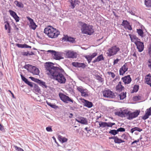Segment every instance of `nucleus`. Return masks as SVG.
<instances>
[{
	"mask_svg": "<svg viewBox=\"0 0 151 151\" xmlns=\"http://www.w3.org/2000/svg\"><path fill=\"white\" fill-rule=\"evenodd\" d=\"M148 50L150 55H151V45L149 46L148 47Z\"/></svg>",
	"mask_w": 151,
	"mask_h": 151,
	"instance_id": "bf43d9fd",
	"label": "nucleus"
},
{
	"mask_svg": "<svg viewBox=\"0 0 151 151\" xmlns=\"http://www.w3.org/2000/svg\"><path fill=\"white\" fill-rule=\"evenodd\" d=\"M24 47H23V48H29V47H31L30 46H29L26 44H24Z\"/></svg>",
	"mask_w": 151,
	"mask_h": 151,
	"instance_id": "680f3d73",
	"label": "nucleus"
},
{
	"mask_svg": "<svg viewBox=\"0 0 151 151\" xmlns=\"http://www.w3.org/2000/svg\"><path fill=\"white\" fill-rule=\"evenodd\" d=\"M107 127H111L113 125H115L114 123H111V122L107 123Z\"/></svg>",
	"mask_w": 151,
	"mask_h": 151,
	"instance_id": "a18cd8bd",
	"label": "nucleus"
},
{
	"mask_svg": "<svg viewBox=\"0 0 151 151\" xmlns=\"http://www.w3.org/2000/svg\"><path fill=\"white\" fill-rule=\"evenodd\" d=\"M93 26L88 25L85 23H84L82 26L81 31L82 33L91 35L94 32Z\"/></svg>",
	"mask_w": 151,
	"mask_h": 151,
	"instance_id": "7ed1b4c3",
	"label": "nucleus"
},
{
	"mask_svg": "<svg viewBox=\"0 0 151 151\" xmlns=\"http://www.w3.org/2000/svg\"><path fill=\"white\" fill-rule=\"evenodd\" d=\"M35 91L36 92L40 93V92L41 91L40 88L37 86L35 85V86L34 89Z\"/></svg>",
	"mask_w": 151,
	"mask_h": 151,
	"instance_id": "ea45409f",
	"label": "nucleus"
},
{
	"mask_svg": "<svg viewBox=\"0 0 151 151\" xmlns=\"http://www.w3.org/2000/svg\"><path fill=\"white\" fill-rule=\"evenodd\" d=\"M46 103L48 105L50 106L52 108L55 109L58 107V106H57L55 104H52L51 103L47 101H46Z\"/></svg>",
	"mask_w": 151,
	"mask_h": 151,
	"instance_id": "c9c22d12",
	"label": "nucleus"
},
{
	"mask_svg": "<svg viewBox=\"0 0 151 151\" xmlns=\"http://www.w3.org/2000/svg\"><path fill=\"white\" fill-rule=\"evenodd\" d=\"M145 4L147 7H151V0H145Z\"/></svg>",
	"mask_w": 151,
	"mask_h": 151,
	"instance_id": "f704fd0d",
	"label": "nucleus"
},
{
	"mask_svg": "<svg viewBox=\"0 0 151 151\" xmlns=\"http://www.w3.org/2000/svg\"><path fill=\"white\" fill-rule=\"evenodd\" d=\"M103 96L106 98H113L114 96V93L110 90H104L103 91Z\"/></svg>",
	"mask_w": 151,
	"mask_h": 151,
	"instance_id": "1a4fd4ad",
	"label": "nucleus"
},
{
	"mask_svg": "<svg viewBox=\"0 0 151 151\" xmlns=\"http://www.w3.org/2000/svg\"><path fill=\"white\" fill-rule=\"evenodd\" d=\"M27 18L29 22L30 27L32 29L35 30L37 27V26L36 25L33 20L29 17H27Z\"/></svg>",
	"mask_w": 151,
	"mask_h": 151,
	"instance_id": "ddd939ff",
	"label": "nucleus"
},
{
	"mask_svg": "<svg viewBox=\"0 0 151 151\" xmlns=\"http://www.w3.org/2000/svg\"><path fill=\"white\" fill-rule=\"evenodd\" d=\"M25 83L28 84L29 86H30L31 87H33V85L32 83L28 81V80L27 81V82H26Z\"/></svg>",
	"mask_w": 151,
	"mask_h": 151,
	"instance_id": "603ef678",
	"label": "nucleus"
},
{
	"mask_svg": "<svg viewBox=\"0 0 151 151\" xmlns=\"http://www.w3.org/2000/svg\"><path fill=\"white\" fill-rule=\"evenodd\" d=\"M97 55V52H94L91 55H90L92 58H93Z\"/></svg>",
	"mask_w": 151,
	"mask_h": 151,
	"instance_id": "864d4df0",
	"label": "nucleus"
},
{
	"mask_svg": "<svg viewBox=\"0 0 151 151\" xmlns=\"http://www.w3.org/2000/svg\"><path fill=\"white\" fill-rule=\"evenodd\" d=\"M37 83L39 84V85L42 86L43 87L45 88H47V86L46 85L45 83V82L42 81L40 80L39 79L37 80Z\"/></svg>",
	"mask_w": 151,
	"mask_h": 151,
	"instance_id": "7c9ffc66",
	"label": "nucleus"
},
{
	"mask_svg": "<svg viewBox=\"0 0 151 151\" xmlns=\"http://www.w3.org/2000/svg\"><path fill=\"white\" fill-rule=\"evenodd\" d=\"M130 37L131 41L132 42H134L135 44L136 43L139 41H140V39H139L136 35L131 34L129 35Z\"/></svg>",
	"mask_w": 151,
	"mask_h": 151,
	"instance_id": "4be33fe9",
	"label": "nucleus"
},
{
	"mask_svg": "<svg viewBox=\"0 0 151 151\" xmlns=\"http://www.w3.org/2000/svg\"><path fill=\"white\" fill-rule=\"evenodd\" d=\"M47 52L50 53L52 55L54 58L56 60L63 59L60 52H57L54 50H48Z\"/></svg>",
	"mask_w": 151,
	"mask_h": 151,
	"instance_id": "0eeeda50",
	"label": "nucleus"
},
{
	"mask_svg": "<svg viewBox=\"0 0 151 151\" xmlns=\"http://www.w3.org/2000/svg\"><path fill=\"white\" fill-rule=\"evenodd\" d=\"M46 129L48 132H52V128L50 127H47L46 128Z\"/></svg>",
	"mask_w": 151,
	"mask_h": 151,
	"instance_id": "6e6d98bb",
	"label": "nucleus"
},
{
	"mask_svg": "<svg viewBox=\"0 0 151 151\" xmlns=\"http://www.w3.org/2000/svg\"><path fill=\"white\" fill-rule=\"evenodd\" d=\"M145 81L146 83L151 87V75L149 74L146 75L145 78Z\"/></svg>",
	"mask_w": 151,
	"mask_h": 151,
	"instance_id": "393cba45",
	"label": "nucleus"
},
{
	"mask_svg": "<svg viewBox=\"0 0 151 151\" xmlns=\"http://www.w3.org/2000/svg\"><path fill=\"white\" fill-rule=\"evenodd\" d=\"M117 132H124L125 131V129L123 128H120L117 129Z\"/></svg>",
	"mask_w": 151,
	"mask_h": 151,
	"instance_id": "49530a36",
	"label": "nucleus"
},
{
	"mask_svg": "<svg viewBox=\"0 0 151 151\" xmlns=\"http://www.w3.org/2000/svg\"><path fill=\"white\" fill-rule=\"evenodd\" d=\"M119 48L116 45H114L111 48L108 49L107 54L108 56L116 55L120 50Z\"/></svg>",
	"mask_w": 151,
	"mask_h": 151,
	"instance_id": "20e7f679",
	"label": "nucleus"
},
{
	"mask_svg": "<svg viewBox=\"0 0 151 151\" xmlns=\"http://www.w3.org/2000/svg\"><path fill=\"white\" fill-rule=\"evenodd\" d=\"M139 139H137V140H135V141H134L133 142H132V143L131 144V145H132L134 143H136L137 142H138L139 141Z\"/></svg>",
	"mask_w": 151,
	"mask_h": 151,
	"instance_id": "052dcab7",
	"label": "nucleus"
},
{
	"mask_svg": "<svg viewBox=\"0 0 151 151\" xmlns=\"http://www.w3.org/2000/svg\"><path fill=\"white\" fill-rule=\"evenodd\" d=\"M65 38H66L65 40H67V41L70 42H73L74 40L73 38L70 37H65Z\"/></svg>",
	"mask_w": 151,
	"mask_h": 151,
	"instance_id": "37998d69",
	"label": "nucleus"
},
{
	"mask_svg": "<svg viewBox=\"0 0 151 151\" xmlns=\"http://www.w3.org/2000/svg\"><path fill=\"white\" fill-rule=\"evenodd\" d=\"M69 1L70 4V7L72 9H73L76 5H79L80 3L78 0H69Z\"/></svg>",
	"mask_w": 151,
	"mask_h": 151,
	"instance_id": "dca6fc26",
	"label": "nucleus"
},
{
	"mask_svg": "<svg viewBox=\"0 0 151 151\" xmlns=\"http://www.w3.org/2000/svg\"><path fill=\"white\" fill-rule=\"evenodd\" d=\"M9 12L10 14L14 18L16 22L19 21V17L15 12L11 10H9Z\"/></svg>",
	"mask_w": 151,
	"mask_h": 151,
	"instance_id": "412c9836",
	"label": "nucleus"
},
{
	"mask_svg": "<svg viewBox=\"0 0 151 151\" xmlns=\"http://www.w3.org/2000/svg\"><path fill=\"white\" fill-rule=\"evenodd\" d=\"M140 111L136 110L133 112L126 110V117L128 119L131 120L137 117L139 114Z\"/></svg>",
	"mask_w": 151,
	"mask_h": 151,
	"instance_id": "39448f33",
	"label": "nucleus"
},
{
	"mask_svg": "<svg viewBox=\"0 0 151 151\" xmlns=\"http://www.w3.org/2000/svg\"><path fill=\"white\" fill-rule=\"evenodd\" d=\"M8 29V33H10V30H11V27H9Z\"/></svg>",
	"mask_w": 151,
	"mask_h": 151,
	"instance_id": "0e129e2a",
	"label": "nucleus"
},
{
	"mask_svg": "<svg viewBox=\"0 0 151 151\" xmlns=\"http://www.w3.org/2000/svg\"><path fill=\"white\" fill-rule=\"evenodd\" d=\"M29 78L31 79V80L32 81L36 82L37 83V80H39V79L35 78L33 77H29Z\"/></svg>",
	"mask_w": 151,
	"mask_h": 151,
	"instance_id": "3c124183",
	"label": "nucleus"
},
{
	"mask_svg": "<svg viewBox=\"0 0 151 151\" xmlns=\"http://www.w3.org/2000/svg\"><path fill=\"white\" fill-rule=\"evenodd\" d=\"M142 129H141L139 127H135L133 128H132L130 130V132L132 133H133V132L135 131H137L139 132H140L142 131Z\"/></svg>",
	"mask_w": 151,
	"mask_h": 151,
	"instance_id": "72a5a7b5",
	"label": "nucleus"
},
{
	"mask_svg": "<svg viewBox=\"0 0 151 151\" xmlns=\"http://www.w3.org/2000/svg\"><path fill=\"white\" fill-rule=\"evenodd\" d=\"M104 58L102 55H101L98 56L95 60H94L93 62L95 63L97 62H99L100 61L104 60Z\"/></svg>",
	"mask_w": 151,
	"mask_h": 151,
	"instance_id": "c85d7f7f",
	"label": "nucleus"
},
{
	"mask_svg": "<svg viewBox=\"0 0 151 151\" xmlns=\"http://www.w3.org/2000/svg\"><path fill=\"white\" fill-rule=\"evenodd\" d=\"M122 137H124V139H127V137H126V135L125 134H124L122 135Z\"/></svg>",
	"mask_w": 151,
	"mask_h": 151,
	"instance_id": "e2e57ef3",
	"label": "nucleus"
},
{
	"mask_svg": "<svg viewBox=\"0 0 151 151\" xmlns=\"http://www.w3.org/2000/svg\"><path fill=\"white\" fill-rule=\"evenodd\" d=\"M64 54L65 57L67 58H74L76 57V53L71 51H65Z\"/></svg>",
	"mask_w": 151,
	"mask_h": 151,
	"instance_id": "9b49d317",
	"label": "nucleus"
},
{
	"mask_svg": "<svg viewBox=\"0 0 151 151\" xmlns=\"http://www.w3.org/2000/svg\"><path fill=\"white\" fill-rule=\"evenodd\" d=\"M133 56L135 57H137L136 55L135 52H134L133 54Z\"/></svg>",
	"mask_w": 151,
	"mask_h": 151,
	"instance_id": "69168bd1",
	"label": "nucleus"
},
{
	"mask_svg": "<svg viewBox=\"0 0 151 151\" xmlns=\"http://www.w3.org/2000/svg\"><path fill=\"white\" fill-rule=\"evenodd\" d=\"M45 73L51 79H54L60 83H65L66 79L62 73L64 72V70L60 68L55 67L52 63H46L45 65Z\"/></svg>",
	"mask_w": 151,
	"mask_h": 151,
	"instance_id": "f257e3e1",
	"label": "nucleus"
},
{
	"mask_svg": "<svg viewBox=\"0 0 151 151\" xmlns=\"http://www.w3.org/2000/svg\"><path fill=\"white\" fill-rule=\"evenodd\" d=\"M83 103L84 104V106L88 108H90L92 107L93 103L88 101L86 100L85 99H83Z\"/></svg>",
	"mask_w": 151,
	"mask_h": 151,
	"instance_id": "5701e85b",
	"label": "nucleus"
},
{
	"mask_svg": "<svg viewBox=\"0 0 151 151\" xmlns=\"http://www.w3.org/2000/svg\"><path fill=\"white\" fill-rule=\"evenodd\" d=\"M72 65L75 67H82L84 68L86 65L84 63H81L78 62H73Z\"/></svg>",
	"mask_w": 151,
	"mask_h": 151,
	"instance_id": "a878e982",
	"label": "nucleus"
},
{
	"mask_svg": "<svg viewBox=\"0 0 151 151\" xmlns=\"http://www.w3.org/2000/svg\"><path fill=\"white\" fill-rule=\"evenodd\" d=\"M137 32L138 35L142 37H144V32L142 29H137Z\"/></svg>",
	"mask_w": 151,
	"mask_h": 151,
	"instance_id": "2f4dec72",
	"label": "nucleus"
},
{
	"mask_svg": "<svg viewBox=\"0 0 151 151\" xmlns=\"http://www.w3.org/2000/svg\"><path fill=\"white\" fill-rule=\"evenodd\" d=\"M15 29H16L17 30H19V28L17 27V26L16 25L15 26Z\"/></svg>",
	"mask_w": 151,
	"mask_h": 151,
	"instance_id": "338daca9",
	"label": "nucleus"
},
{
	"mask_svg": "<svg viewBox=\"0 0 151 151\" xmlns=\"http://www.w3.org/2000/svg\"><path fill=\"white\" fill-rule=\"evenodd\" d=\"M128 68L127 67L126 63H125L122 67L120 69L119 72L120 75H123L125 72L127 71Z\"/></svg>",
	"mask_w": 151,
	"mask_h": 151,
	"instance_id": "6ab92c4d",
	"label": "nucleus"
},
{
	"mask_svg": "<svg viewBox=\"0 0 151 151\" xmlns=\"http://www.w3.org/2000/svg\"><path fill=\"white\" fill-rule=\"evenodd\" d=\"M24 54L27 56L28 55H34V53L32 52H31L30 53H29V52H25Z\"/></svg>",
	"mask_w": 151,
	"mask_h": 151,
	"instance_id": "4d7b16f0",
	"label": "nucleus"
},
{
	"mask_svg": "<svg viewBox=\"0 0 151 151\" xmlns=\"http://www.w3.org/2000/svg\"><path fill=\"white\" fill-rule=\"evenodd\" d=\"M9 27H10L9 25V23L7 22L6 24L5 25V28L6 30Z\"/></svg>",
	"mask_w": 151,
	"mask_h": 151,
	"instance_id": "09e8293b",
	"label": "nucleus"
},
{
	"mask_svg": "<svg viewBox=\"0 0 151 151\" xmlns=\"http://www.w3.org/2000/svg\"><path fill=\"white\" fill-rule=\"evenodd\" d=\"M121 25L123 26L126 29H127L129 30H131L132 29L131 26L129 24V22L127 20H123Z\"/></svg>",
	"mask_w": 151,
	"mask_h": 151,
	"instance_id": "2eb2a0df",
	"label": "nucleus"
},
{
	"mask_svg": "<svg viewBox=\"0 0 151 151\" xmlns=\"http://www.w3.org/2000/svg\"><path fill=\"white\" fill-rule=\"evenodd\" d=\"M76 120L78 122L84 124H88V122L86 118L81 116L77 117L76 119Z\"/></svg>",
	"mask_w": 151,
	"mask_h": 151,
	"instance_id": "f8f14e48",
	"label": "nucleus"
},
{
	"mask_svg": "<svg viewBox=\"0 0 151 151\" xmlns=\"http://www.w3.org/2000/svg\"><path fill=\"white\" fill-rule=\"evenodd\" d=\"M14 3L17 6L19 7L23 8L24 6L23 4L22 3L17 1H15Z\"/></svg>",
	"mask_w": 151,
	"mask_h": 151,
	"instance_id": "c756f323",
	"label": "nucleus"
},
{
	"mask_svg": "<svg viewBox=\"0 0 151 151\" xmlns=\"http://www.w3.org/2000/svg\"><path fill=\"white\" fill-rule=\"evenodd\" d=\"M77 89L81 93V96L86 97L88 96V91L87 89H84L81 86L77 87Z\"/></svg>",
	"mask_w": 151,
	"mask_h": 151,
	"instance_id": "9d476101",
	"label": "nucleus"
},
{
	"mask_svg": "<svg viewBox=\"0 0 151 151\" xmlns=\"http://www.w3.org/2000/svg\"><path fill=\"white\" fill-rule=\"evenodd\" d=\"M119 59H116V60H115L114 61V64L115 65V64H117L118 62L119 61Z\"/></svg>",
	"mask_w": 151,
	"mask_h": 151,
	"instance_id": "13d9d810",
	"label": "nucleus"
},
{
	"mask_svg": "<svg viewBox=\"0 0 151 151\" xmlns=\"http://www.w3.org/2000/svg\"><path fill=\"white\" fill-rule=\"evenodd\" d=\"M108 73L109 75H111V77L112 78H114L115 77V76L114 73L111 72H108Z\"/></svg>",
	"mask_w": 151,
	"mask_h": 151,
	"instance_id": "8fccbe9b",
	"label": "nucleus"
},
{
	"mask_svg": "<svg viewBox=\"0 0 151 151\" xmlns=\"http://www.w3.org/2000/svg\"><path fill=\"white\" fill-rule=\"evenodd\" d=\"M58 138L59 141L62 143L67 142L68 140V139L67 138L63 137L60 135L58 136Z\"/></svg>",
	"mask_w": 151,
	"mask_h": 151,
	"instance_id": "bb28decb",
	"label": "nucleus"
},
{
	"mask_svg": "<svg viewBox=\"0 0 151 151\" xmlns=\"http://www.w3.org/2000/svg\"><path fill=\"white\" fill-rule=\"evenodd\" d=\"M135 44L139 52H141L143 51L144 47V45L143 42L139 41L137 42Z\"/></svg>",
	"mask_w": 151,
	"mask_h": 151,
	"instance_id": "f3484780",
	"label": "nucleus"
},
{
	"mask_svg": "<svg viewBox=\"0 0 151 151\" xmlns=\"http://www.w3.org/2000/svg\"><path fill=\"white\" fill-rule=\"evenodd\" d=\"M139 89V86L137 85H135L133 90L134 92H137Z\"/></svg>",
	"mask_w": 151,
	"mask_h": 151,
	"instance_id": "79ce46f5",
	"label": "nucleus"
},
{
	"mask_svg": "<svg viewBox=\"0 0 151 151\" xmlns=\"http://www.w3.org/2000/svg\"><path fill=\"white\" fill-rule=\"evenodd\" d=\"M113 139L114 140V142L116 143H120L124 142V141L118 138L117 136L114 137Z\"/></svg>",
	"mask_w": 151,
	"mask_h": 151,
	"instance_id": "cd10ccee",
	"label": "nucleus"
},
{
	"mask_svg": "<svg viewBox=\"0 0 151 151\" xmlns=\"http://www.w3.org/2000/svg\"><path fill=\"white\" fill-rule=\"evenodd\" d=\"M21 77L22 80L25 82V83L26 82H27L28 80L24 77L22 75H21Z\"/></svg>",
	"mask_w": 151,
	"mask_h": 151,
	"instance_id": "de8ad7c7",
	"label": "nucleus"
},
{
	"mask_svg": "<svg viewBox=\"0 0 151 151\" xmlns=\"http://www.w3.org/2000/svg\"><path fill=\"white\" fill-rule=\"evenodd\" d=\"M15 150L18 151H24L23 149L20 147H19L17 146H14Z\"/></svg>",
	"mask_w": 151,
	"mask_h": 151,
	"instance_id": "c03bdc74",
	"label": "nucleus"
},
{
	"mask_svg": "<svg viewBox=\"0 0 151 151\" xmlns=\"http://www.w3.org/2000/svg\"><path fill=\"white\" fill-rule=\"evenodd\" d=\"M122 79L125 85L129 83L132 81V79L129 75L125 76L122 78Z\"/></svg>",
	"mask_w": 151,
	"mask_h": 151,
	"instance_id": "a211bd4d",
	"label": "nucleus"
},
{
	"mask_svg": "<svg viewBox=\"0 0 151 151\" xmlns=\"http://www.w3.org/2000/svg\"><path fill=\"white\" fill-rule=\"evenodd\" d=\"M109 132V133H110L114 135L118 134L117 130H111Z\"/></svg>",
	"mask_w": 151,
	"mask_h": 151,
	"instance_id": "4c0bfd02",
	"label": "nucleus"
},
{
	"mask_svg": "<svg viewBox=\"0 0 151 151\" xmlns=\"http://www.w3.org/2000/svg\"><path fill=\"white\" fill-rule=\"evenodd\" d=\"M85 57L87 59L88 63L91 62L92 59L91 56L89 55H86L85 56Z\"/></svg>",
	"mask_w": 151,
	"mask_h": 151,
	"instance_id": "e433bc0d",
	"label": "nucleus"
},
{
	"mask_svg": "<svg viewBox=\"0 0 151 151\" xmlns=\"http://www.w3.org/2000/svg\"><path fill=\"white\" fill-rule=\"evenodd\" d=\"M59 96L60 99L64 102L68 103L69 102L73 103V101L68 96H67L63 93H60Z\"/></svg>",
	"mask_w": 151,
	"mask_h": 151,
	"instance_id": "6e6552de",
	"label": "nucleus"
},
{
	"mask_svg": "<svg viewBox=\"0 0 151 151\" xmlns=\"http://www.w3.org/2000/svg\"><path fill=\"white\" fill-rule=\"evenodd\" d=\"M151 115V107L147 109L145 111V114L142 117V119L145 120L148 118Z\"/></svg>",
	"mask_w": 151,
	"mask_h": 151,
	"instance_id": "4468645a",
	"label": "nucleus"
},
{
	"mask_svg": "<svg viewBox=\"0 0 151 151\" xmlns=\"http://www.w3.org/2000/svg\"><path fill=\"white\" fill-rule=\"evenodd\" d=\"M133 99L134 100L137 101L141 100V97L139 96H136L134 97Z\"/></svg>",
	"mask_w": 151,
	"mask_h": 151,
	"instance_id": "a19ab883",
	"label": "nucleus"
},
{
	"mask_svg": "<svg viewBox=\"0 0 151 151\" xmlns=\"http://www.w3.org/2000/svg\"><path fill=\"white\" fill-rule=\"evenodd\" d=\"M124 89V87L122 85V83L119 82L116 86V91L117 92H120Z\"/></svg>",
	"mask_w": 151,
	"mask_h": 151,
	"instance_id": "b1692460",
	"label": "nucleus"
},
{
	"mask_svg": "<svg viewBox=\"0 0 151 151\" xmlns=\"http://www.w3.org/2000/svg\"><path fill=\"white\" fill-rule=\"evenodd\" d=\"M126 110L117 111L115 113V114L122 117H126Z\"/></svg>",
	"mask_w": 151,
	"mask_h": 151,
	"instance_id": "aec40b11",
	"label": "nucleus"
},
{
	"mask_svg": "<svg viewBox=\"0 0 151 151\" xmlns=\"http://www.w3.org/2000/svg\"><path fill=\"white\" fill-rule=\"evenodd\" d=\"M120 99H123L126 97V92L125 93H121L119 95Z\"/></svg>",
	"mask_w": 151,
	"mask_h": 151,
	"instance_id": "58836bf2",
	"label": "nucleus"
},
{
	"mask_svg": "<svg viewBox=\"0 0 151 151\" xmlns=\"http://www.w3.org/2000/svg\"><path fill=\"white\" fill-rule=\"evenodd\" d=\"M44 32L49 37L52 38L57 37L60 33V32L58 29L50 26H48L45 29Z\"/></svg>",
	"mask_w": 151,
	"mask_h": 151,
	"instance_id": "f03ea898",
	"label": "nucleus"
},
{
	"mask_svg": "<svg viewBox=\"0 0 151 151\" xmlns=\"http://www.w3.org/2000/svg\"><path fill=\"white\" fill-rule=\"evenodd\" d=\"M99 127L105 128L107 127V122H99Z\"/></svg>",
	"mask_w": 151,
	"mask_h": 151,
	"instance_id": "473e14b6",
	"label": "nucleus"
},
{
	"mask_svg": "<svg viewBox=\"0 0 151 151\" xmlns=\"http://www.w3.org/2000/svg\"><path fill=\"white\" fill-rule=\"evenodd\" d=\"M25 68L34 75H38L40 71L38 69L32 65H27L25 66Z\"/></svg>",
	"mask_w": 151,
	"mask_h": 151,
	"instance_id": "423d86ee",
	"label": "nucleus"
},
{
	"mask_svg": "<svg viewBox=\"0 0 151 151\" xmlns=\"http://www.w3.org/2000/svg\"><path fill=\"white\" fill-rule=\"evenodd\" d=\"M85 129L87 131H90V130H88V128L87 127H86L85 128Z\"/></svg>",
	"mask_w": 151,
	"mask_h": 151,
	"instance_id": "774afa93",
	"label": "nucleus"
},
{
	"mask_svg": "<svg viewBox=\"0 0 151 151\" xmlns=\"http://www.w3.org/2000/svg\"><path fill=\"white\" fill-rule=\"evenodd\" d=\"M16 46H17L19 48H23L24 47V44H21L18 43H17L16 44Z\"/></svg>",
	"mask_w": 151,
	"mask_h": 151,
	"instance_id": "5fc2aeb1",
	"label": "nucleus"
}]
</instances>
